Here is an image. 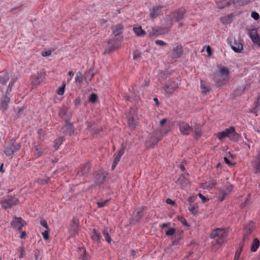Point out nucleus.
Wrapping results in <instances>:
<instances>
[{
  "label": "nucleus",
  "instance_id": "nucleus-1",
  "mask_svg": "<svg viewBox=\"0 0 260 260\" xmlns=\"http://www.w3.org/2000/svg\"><path fill=\"white\" fill-rule=\"evenodd\" d=\"M123 29V27L120 24H117L112 27V32L114 35V37L109 40L107 47L104 51V54L110 53L119 47L120 43L123 40L122 37L120 36V34L122 32Z\"/></svg>",
  "mask_w": 260,
  "mask_h": 260
},
{
  "label": "nucleus",
  "instance_id": "nucleus-2",
  "mask_svg": "<svg viewBox=\"0 0 260 260\" xmlns=\"http://www.w3.org/2000/svg\"><path fill=\"white\" fill-rule=\"evenodd\" d=\"M227 234L228 233L226 229L217 228L211 232L210 237L211 238L215 239L216 244L220 245L226 241Z\"/></svg>",
  "mask_w": 260,
  "mask_h": 260
},
{
  "label": "nucleus",
  "instance_id": "nucleus-3",
  "mask_svg": "<svg viewBox=\"0 0 260 260\" xmlns=\"http://www.w3.org/2000/svg\"><path fill=\"white\" fill-rule=\"evenodd\" d=\"M20 148V145L16 142L15 139L10 140L5 148L4 152L8 156H11Z\"/></svg>",
  "mask_w": 260,
  "mask_h": 260
},
{
  "label": "nucleus",
  "instance_id": "nucleus-4",
  "mask_svg": "<svg viewBox=\"0 0 260 260\" xmlns=\"http://www.w3.org/2000/svg\"><path fill=\"white\" fill-rule=\"evenodd\" d=\"M108 175V173L104 171H100L97 172L94 176L93 181L97 185H100L103 184Z\"/></svg>",
  "mask_w": 260,
  "mask_h": 260
},
{
  "label": "nucleus",
  "instance_id": "nucleus-5",
  "mask_svg": "<svg viewBox=\"0 0 260 260\" xmlns=\"http://www.w3.org/2000/svg\"><path fill=\"white\" fill-rule=\"evenodd\" d=\"M18 199L15 197H8L4 199L1 202V205L4 209L11 208L18 203Z\"/></svg>",
  "mask_w": 260,
  "mask_h": 260
},
{
  "label": "nucleus",
  "instance_id": "nucleus-6",
  "mask_svg": "<svg viewBox=\"0 0 260 260\" xmlns=\"http://www.w3.org/2000/svg\"><path fill=\"white\" fill-rule=\"evenodd\" d=\"M178 127L180 133L184 136L188 135L193 130L192 127L185 122H179Z\"/></svg>",
  "mask_w": 260,
  "mask_h": 260
},
{
  "label": "nucleus",
  "instance_id": "nucleus-7",
  "mask_svg": "<svg viewBox=\"0 0 260 260\" xmlns=\"http://www.w3.org/2000/svg\"><path fill=\"white\" fill-rule=\"evenodd\" d=\"M178 87V84L175 81L170 80L162 88L166 93L172 94Z\"/></svg>",
  "mask_w": 260,
  "mask_h": 260
},
{
  "label": "nucleus",
  "instance_id": "nucleus-8",
  "mask_svg": "<svg viewBox=\"0 0 260 260\" xmlns=\"http://www.w3.org/2000/svg\"><path fill=\"white\" fill-rule=\"evenodd\" d=\"M26 224V222L21 217H15L11 222L12 228L17 230L21 231L22 228Z\"/></svg>",
  "mask_w": 260,
  "mask_h": 260
},
{
  "label": "nucleus",
  "instance_id": "nucleus-9",
  "mask_svg": "<svg viewBox=\"0 0 260 260\" xmlns=\"http://www.w3.org/2000/svg\"><path fill=\"white\" fill-rule=\"evenodd\" d=\"M46 148L41 144L34 143L32 144V150L35 156L40 157L45 154Z\"/></svg>",
  "mask_w": 260,
  "mask_h": 260
},
{
  "label": "nucleus",
  "instance_id": "nucleus-10",
  "mask_svg": "<svg viewBox=\"0 0 260 260\" xmlns=\"http://www.w3.org/2000/svg\"><path fill=\"white\" fill-rule=\"evenodd\" d=\"M90 167L91 166L89 162L81 165L77 173V175L83 177L84 178L87 176Z\"/></svg>",
  "mask_w": 260,
  "mask_h": 260
},
{
  "label": "nucleus",
  "instance_id": "nucleus-11",
  "mask_svg": "<svg viewBox=\"0 0 260 260\" xmlns=\"http://www.w3.org/2000/svg\"><path fill=\"white\" fill-rule=\"evenodd\" d=\"M10 102V98L7 94L3 95L0 99V110L6 111L8 108V104Z\"/></svg>",
  "mask_w": 260,
  "mask_h": 260
},
{
  "label": "nucleus",
  "instance_id": "nucleus-12",
  "mask_svg": "<svg viewBox=\"0 0 260 260\" xmlns=\"http://www.w3.org/2000/svg\"><path fill=\"white\" fill-rule=\"evenodd\" d=\"M45 77V73L43 72L38 73L32 76V84L34 85H37L41 83Z\"/></svg>",
  "mask_w": 260,
  "mask_h": 260
},
{
  "label": "nucleus",
  "instance_id": "nucleus-13",
  "mask_svg": "<svg viewBox=\"0 0 260 260\" xmlns=\"http://www.w3.org/2000/svg\"><path fill=\"white\" fill-rule=\"evenodd\" d=\"M186 12V11L183 8L177 10L173 14V20L176 22H179L184 18V15Z\"/></svg>",
  "mask_w": 260,
  "mask_h": 260
},
{
  "label": "nucleus",
  "instance_id": "nucleus-14",
  "mask_svg": "<svg viewBox=\"0 0 260 260\" xmlns=\"http://www.w3.org/2000/svg\"><path fill=\"white\" fill-rule=\"evenodd\" d=\"M234 126H231L228 128L225 129L221 132H219L217 134V137L219 140H222L223 138L227 137L230 138V135L233 131Z\"/></svg>",
  "mask_w": 260,
  "mask_h": 260
},
{
  "label": "nucleus",
  "instance_id": "nucleus-15",
  "mask_svg": "<svg viewBox=\"0 0 260 260\" xmlns=\"http://www.w3.org/2000/svg\"><path fill=\"white\" fill-rule=\"evenodd\" d=\"M61 131L65 135L71 136L74 133V128L73 124L68 122H66V125L61 128Z\"/></svg>",
  "mask_w": 260,
  "mask_h": 260
},
{
  "label": "nucleus",
  "instance_id": "nucleus-16",
  "mask_svg": "<svg viewBox=\"0 0 260 260\" xmlns=\"http://www.w3.org/2000/svg\"><path fill=\"white\" fill-rule=\"evenodd\" d=\"M254 230L253 223H250L247 226H246L243 231V241H245L246 239H248L249 236L251 234Z\"/></svg>",
  "mask_w": 260,
  "mask_h": 260
},
{
  "label": "nucleus",
  "instance_id": "nucleus-17",
  "mask_svg": "<svg viewBox=\"0 0 260 260\" xmlns=\"http://www.w3.org/2000/svg\"><path fill=\"white\" fill-rule=\"evenodd\" d=\"M90 236L91 239L95 243L99 244L101 242L102 236L100 233H99L96 230L93 229L90 233Z\"/></svg>",
  "mask_w": 260,
  "mask_h": 260
},
{
  "label": "nucleus",
  "instance_id": "nucleus-18",
  "mask_svg": "<svg viewBox=\"0 0 260 260\" xmlns=\"http://www.w3.org/2000/svg\"><path fill=\"white\" fill-rule=\"evenodd\" d=\"M176 182L180 184L182 187H186L189 183L188 175L187 174L181 175L178 178Z\"/></svg>",
  "mask_w": 260,
  "mask_h": 260
},
{
  "label": "nucleus",
  "instance_id": "nucleus-19",
  "mask_svg": "<svg viewBox=\"0 0 260 260\" xmlns=\"http://www.w3.org/2000/svg\"><path fill=\"white\" fill-rule=\"evenodd\" d=\"M213 80L219 85H223L225 83L227 80L221 76V74L217 73L216 72L213 74Z\"/></svg>",
  "mask_w": 260,
  "mask_h": 260
},
{
  "label": "nucleus",
  "instance_id": "nucleus-20",
  "mask_svg": "<svg viewBox=\"0 0 260 260\" xmlns=\"http://www.w3.org/2000/svg\"><path fill=\"white\" fill-rule=\"evenodd\" d=\"M78 222L76 218L72 219V223L70 225V232L72 236H75L78 234Z\"/></svg>",
  "mask_w": 260,
  "mask_h": 260
},
{
  "label": "nucleus",
  "instance_id": "nucleus-21",
  "mask_svg": "<svg viewBox=\"0 0 260 260\" xmlns=\"http://www.w3.org/2000/svg\"><path fill=\"white\" fill-rule=\"evenodd\" d=\"M127 122L129 127L132 129H135L138 123L137 116H131V115L128 116Z\"/></svg>",
  "mask_w": 260,
  "mask_h": 260
},
{
  "label": "nucleus",
  "instance_id": "nucleus-22",
  "mask_svg": "<svg viewBox=\"0 0 260 260\" xmlns=\"http://www.w3.org/2000/svg\"><path fill=\"white\" fill-rule=\"evenodd\" d=\"M59 115L62 119L65 120L66 122L70 121L69 114L68 113L67 107H64L60 110Z\"/></svg>",
  "mask_w": 260,
  "mask_h": 260
},
{
  "label": "nucleus",
  "instance_id": "nucleus-23",
  "mask_svg": "<svg viewBox=\"0 0 260 260\" xmlns=\"http://www.w3.org/2000/svg\"><path fill=\"white\" fill-rule=\"evenodd\" d=\"M162 7L156 6L150 10V16L151 18H155L157 17L161 12Z\"/></svg>",
  "mask_w": 260,
  "mask_h": 260
},
{
  "label": "nucleus",
  "instance_id": "nucleus-24",
  "mask_svg": "<svg viewBox=\"0 0 260 260\" xmlns=\"http://www.w3.org/2000/svg\"><path fill=\"white\" fill-rule=\"evenodd\" d=\"M232 49L237 53H240L243 49V45L241 43L237 42L236 40L231 44Z\"/></svg>",
  "mask_w": 260,
  "mask_h": 260
},
{
  "label": "nucleus",
  "instance_id": "nucleus-25",
  "mask_svg": "<svg viewBox=\"0 0 260 260\" xmlns=\"http://www.w3.org/2000/svg\"><path fill=\"white\" fill-rule=\"evenodd\" d=\"M248 35L254 43H258L260 38L258 36L257 30L252 29L249 31Z\"/></svg>",
  "mask_w": 260,
  "mask_h": 260
},
{
  "label": "nucleus",
  "instance_id": "nucleus-26",
  "mask_svg": "<svg viewBox=\"0 0 260 260\" xmlns=\"http://www.w3.org/2000/svg\"><path fill=\"white\" fill-rule=\"evenodd\" d=\"M183 52V49L181 46H177L173 48V53L172 57L173 59L179 58Z\"/></svg>",
  "mask_w": 260,
  "mask_h": 260
},
{
  "label": "nucleus",
  "instance_id": "nucleus-27",
  "mask_svg": "<svg viewBox=\"0 0 260 260\" xmlns=\"http://www.w3.org/2000/svg\"><path fill=\"white\" fill-rule=\"evenodd\" d=\"M217 73L221 74V76L224 78L227 81L229 78V70L224 67H221L219 68V71L216 72Z\"/></svg>",
  "mask_w": 260,
  "mask_h": 260
},
{
  "label": "nucleus",
  "instance_id": "nucleus-28",
  "mask_svg": "<svg viewBox=\"0 0 260 260\" xmlns=\"http://www.w3.org/2000/svg\"><path fill=\"white\" fill-rule=\"evenodd\" d=\"M78 250L80 253L81 259L83 260H89L90 256L89 254L86 253V251L84 248H79Z\"/></svg>",
  "mask_w": 260,
  "mask_h": 260
},
{
  "label": "nucleus",
  "instance_id": "nucleus-29",
  "mask_svg": "<svg viewBox=\"0 0 260 260\" xmlns=\"http://www.w3.org/2000/svg\"><path fill=\"white\" fill-rule=\"evenodd\" d=\"M193 130L192 131L194 133V138L196 139H198L201 137L202 135V132L200 126L198 125H196L193 127H192Z\"/></svg>",
  "mask_w": 260,
  "mask_h": 260
},
{
  "label": "nucleus",
  "instance_id": "nucleus-30",
  "mask_svg": "<svg viewBox=\"0 0 260 260\" xmlns=\"http://www.w3.org/2000/svg\"><path fill=\"white\" fill-rule=\"evenodd\" d=\"M232 131L233 132L230 135L229 139L233 141L237 142L239 140L240 136L235 131L234 127H233V131Z\"/></svg>",
  "mask_w": 260,
  "mask_h": 260
},
{
  "label": "nucleus",
  "instance_id": "nucleus-31",
  "mask_svg": "<svg viewBox=\"0 0 260 260\" xmlns=\"http://www.w3.org/2000/svg\"><path fill=\"white\" fill-rule=\"evenodd\" d=\"M183 237V232H180L178 234L175 235V239L173 241V245H178L180 244V240Z\"/></svg>",
  "mask_w": 260,
  "mask_h": 260
},
{
  "label": "nucleus",
  "instance_id": "nucleus-32",
  "mask_svg": "<svg viewBox=\"0 0 260 260\" xmlns=\"http://www.w3.org/2000/svg\"><path fill=\"white\" fill-rule=\"evenodd\" d=\"M103 236L105 237V240L110 244L112 239L109 234V230L107 227H105L103 231Z\"/></svg>",
  "mask_w": 260,
  "mask_h": 260
},
{
  "label": "nucleus",
  "instance_id": "nucleus-33",
  "mask_svg": "<svg viewBox=\"0 0 260 260\" xmlns=\"http://www.w3.org/2000/svg\"><path fill=\"white\" fill-rule=\"evenodd\" d=\"M231 4L230 2H226L225 1H223L222 2H219L218 1H216L217 6L219 9H223L226 7L230 6Z\"/></svg>",
  "mask_w": 260,
  "mask_h": 260
},
{
  "label": "nucleus",
  "instance_id": "nucleus-34",
  "mask_svg": "<svg viewBox=\"0 0 260 260\" xmlns=\"http://www.w3.org/2000/svg\"><path fill=\"white\" fill-rule=\"evenodd\" d=\"M259 246V242L257 239H254L251 246V251L255 252L257 250Z\"/></svg>",
  "mask_w": 260,
  "mask_h": 260
},
{
  "label": "nucleus",
  "instance_id": "nucleus-35",
  "mask_svg": "<svg viewBox=\"0 0 260 260\" xmlns=\"http://www.w3.org/2000/svg\"><path fill=\"white\" fill-rule=\"evenodd\" d=\"M64 140V139L63 137H60L55 140L53 147L55 150H57L59 148L60 145L62 143Z\"/></svg>",
  "mask_w": 260,
  "mask_h": 260
},
{
  "label": "nucleus",
  "instance_id": "nucleus-36",
  "mask_svg": "<svg viewBox=\"0 0 260 260\" xmlns=\"http://www.w3.org/2000/svg\"><path fill=\"white\" fill-rule=\"evenodd\" d=\"M133 30L138 36L141 37L145 34V31L142 29L141 27H135Z\"/></svg>",
  "mask_w": 260,
  "mask_h": 260
},
{
  "label": "nucleus",
  "instance_id": "nucleus-37",
  "mask_svg": "<svg viewBox=\"0 0 260 260\" xmlns=\"http://www.w3.org/2000/svg\"><path fill=\"white\" fill-rule=\"evenodd\" d=\"M146 207H142L141 209L138 211L136 215H135V218L136 220L137 221H139L142 217H143V212L145 210Z\"/></svg>",
  "mask_w": 260,
  "mask_h": 260
},
{
  "label": "nucleus",
  "instance_id": "nucleus-38",
  "mask_svg": "<svg viewBox=\"0 0 260 260\" xmlns=\"http://www.w3.org/2000/svg\"><path fill=\"white\" fill-rule=\"evenodd\" d=\"M253 166L255 169V172L256 173H260V160L256 158L255 160L253 161Z\"/></svg>",
  "mask_w": 260,
  "mask_h": 260
},
{
  "label": "nucleus",
  "instance_id": "nucleus-39",
  "mask_svg": "<svg viewBox=\"0 0 260 260\" xmlns=\"http://www.w3.org/2000/svg\"><path fill=\"white\" fill-rule=\"evenodd\" d=\"M228 194V192L224 190L221 189L219 191L218 198L220 201H222L224 200L225 196Z\"/></svg>",
  "mask_w": 260,
  "mask_h": 260
},
{
  "label": "nucleus",
  "instance_id": "nucleus-40",
  "mask_svg": "<svg viewBox=\"0 0 260 260\" xmlns=\"http://www.w3.org/2000/svg\"><path fill=\"white\" fill-rule=\"evenodd\" d=\"M160 34V31L159 29L156 28H152L151 30L149 31V36L151 37L153 36H158Z\"/></svg>",
  "mask_w": 260,
  "mask_h": 260
},
{
  "label": "nucleus",
  "instance_id": "nucleus-41",
  "mask_svg": "<svg viewBox=\"0 0 260 260\" xmlns=\"http://www.w3.org/2000/svg\"><path fill=\"white\" fill-rule=\"evenodd\" d=\"M167 77V74L163 72H160L158 75V79L160 81H163L165 80Z\"/></svg>",
  "mask_w": 260,
  "mask_h": 260
},
{
  "label": "nucleus",
  "instance_id": "nucleus-42",
  "mask_svg": "<svg viewBox=\"0 0 260 260\" xmlns=\"http://www.w3.org/2000/svg\"><path fill=\"white\" fill-rule=\"evenodd\" d=\"M188 209L193 215H195L197 213V207L194 205L190 204L188 207Z\"/></svg>",
  "mask_w": 260,
  "mask_h": 260
},
{
  "label": "nucleus",
  "instance_id": "nucleus-43",
  "mask_svg": "<svg viewBox=\"0 0 260 260\" xmlns=\"http://www.w3.org/2000/svg\"><path fill=\"white\" fill-rule=\"evenodd\" d=\"M216 184H217V182L215 180H214V179L211 180L208 182L206 183V187L207 188H211L214 185H215Z\"/></svg>",
  "mask_w": 260,
  "mask_h": 260
},
{
  "label": "nucleus",
  "instance_id": "nucleus-44",
  "mask_svg": "<svg viewBox=\"0 0 260 260\" xmlns=\"http://www.w3.org/2000/svg\"><path fill=\"white\" fill-rule=\"evenodd\" d=\"M9 79V76L8 74H5L2 77L0 78V82L2 84H4L6 82H7Z\"/></svg>",
  "mask_w": 260,
  "mask_h": 260
},
{
  "label": "nucleus",
  "instance_id": "nucleus-45",
  "mask_svg": "<svg viewBox=\"0 0 260 260\" xmlns=\"http://www.w3.org/2000/svg\"><path fill=\"white\" fill-rule=\"evenodd\" d=\"M97 99H98V96L96 94L91 93L90 95L89 101L92 103H94L96 102V101L97 100Z\"/></svg>",
  "mask_w": 260,
  "mask_h": 260
},
{
  "label": "nucleus",
  "instance_id": "nucleus-46",
  "mask_svg": "<svg viewBox=\"0 0 260 260\" xmlns=\"http://www.w3.org/2000/svg\"><path fill=\"white\" fill-rule=\"evenodd\" d=\"M125 148V146H124V145L123 144H122L121 145V148L118 151V153L116 154L121 157L124 152Z\"/></svg>",
  "mask_w": 260,
  "mask_h": 260
},
{
  "label": "nucleus",
  "instance_id": "nucleus-47",
  "mask_svg": "<svg viewBox=\"0 0 260 260\" xmlns=\"http://www.w3.org/2000/svg\"><path fill=\"white\" fill-rule=\"evenodd\" d=\"M125 148V146H124V145L123 144H122L121 145V148L118 151V153L116 154L121 157L124 152Z\"/></svg>",
  "mask_w": 260,
  "mask_h": 260
},
{
  "label": "nucleus",
  "instance_id": "nucleus-48",
  "mask_svg": "<svg viewBox=\"0 0 260 260\" xmlns=\"http://www.w3.org/2000/svg\"><path fill=\"white\" fill-rule=\"evenodd\" d=\"M221 21L223 24H228L231 22V19L229 16L224 17L221 19Z\"/></svg>",
  "mask_w": 260,
  "mask_h": 260
},
{
  "label": "nucleus",
  "instance_id": "nucleus-49",
  "mask_svg": "<svg viewBox=\"0 0 260 260\" xmlns=\"http://www.w3.org/2000/svg\"><path fill=\"white\" fill-rule=\"evenodd\" d=\"M51 52H52V50H49V49L44 50L42 52L41 54L43 56H44V57L49 56L51 55Z\"/></svg>",
  "mask_w": 260,
  "mask_h": 260
},
{
  "label": "nucleus",
  "instance_id": "nucleus-50",
  "mask_svg": "<svg viewBox=\"0 0 260 260\" xmlns=\"http://www.w3.org/2000/svg\"><path fill=\"white\" fill-rule=\"evenodd\" d=\"M175 231L174 228H170L166 232V235L167 236H172L175 234Z\"/></svg>",
  "mask_w": 260,
  "mask_h": 260
},
{
  "label": "nucleus",
  "instance_id": "nucleus-51",
  "mask_svg": "<svg viewBox=\"0 0 260 260\" xmlns=\"http://www.w3.org/2000/svg\"><path fill=\"white\" fill-rule=\"evenodd\" d=\"M65 86H66V85L63 84V85L61 87H60L58 88V89L57 90V93L58 95H61L63 94L64 92Z\"/></svg>",
  "mask_w": 260,
  "mask_h": 260
},
{
  "label": "nucleus",
  "instance_id": "nucleus-52",
  "mask_svg": "<svg viewBox=\"0 0 260 260\" xmlns=\"http://www.w3.org/2000/svg\"><path fill=\"white\" fill-rule=\"evenodd\" d=\"M75 81L76 82L79 83H81L82 82V77L81 73H78L75 78Z\"/></svg>",
  "mask_w": 260,
  "mask_h": 260
},
{
  "label": "nucleus",
  "instance_id": "nucleus-53",
  "mask_svg": "<svg viewBox=\"0 0 260 260\" xmlns=\"http://www.w3.org/2000/svg\"><path fill=\"white\" fill-rule=\"evenodd\" d=\"M251 16L255 20H257L259 18V14L256 12H252Z\"/></svg>",
  "mask_w": 260,
  "mask_h": 260
},
{
  "label": "nucleus",
  "instance_id": "nucleus-54",
  "mask_svg": "<svg viewBox=\"0 0 260 260\" xmlns=\"http://www.w3.org/2000/svg\"><path fill=\"white\" fill-rule=\"evenodd\" d=\"M49 230H46L43 232H42V235L43 237V238L45 240H48L49 238Z\"/></svg>",
  "mask_w": 260,
  "mask_h": 260
},
{
  "label": "nucleus",
  "instance_id": "nucleus-55",
  "mask_svg": "<svg viewBox=\"0 0 260 260\" xmlns=\"http://www.w3.org/2000/svg\"><path fill=\"white\" fill-rule=\"evenodd\" d=\"M250 0H239L237 1L240 6H244L247 4Z\"/></svg>",
  "mask_w": 260,
  "mask_h": 260
},
{
  "label": "nucleus",
  "instance_id": "nucleus-56",
  "mask_svg": "<svg viewBox=\"0 0 260 260\" xmlns=\"http://www.w3.org/2000/svg\"><path fill=\"white\" fill-rule=\"evenodd\" d=\"M109 202L108 200H105L104 201L101 202H98L97 203L98 206L99 208L104 207L106 204Z\"/></svg>",
  "mask_w": 260,
  "mask_h": 260
},
{
  "label": "nucleus",
  "instance_id": "nucleus-57",
  "mask_svg": "<svg viewBox=\"0 0 260 260\" xmlns=\"http://www.w3.org/2000/svg\"><path fill=\"white\" fill-rule=\"evenodd\" d=\"M155 43L156 44H157V45H159V46H165L166 45V43L162 41V40H157L155 41Z\"/></svg>",
  "mask_w": 260,
  "mask_h": 260
},
{
  "label": "nucleus",
  "instance_id": "nucleus-58",
  "mask_svg": "<svg viewBox=\"0 0 260 260\" xmlns=\"http://www.w3.org/2000/svg\"><path fill=\"white\" fill-rule=\"evenodd\" d=\"M201 88H202V92H203V93H206L207 92H208V91H209V88H208L207 87H206V86H204V85L203 84H202V83L201 84Z\"/></svg>",
  "mask_w": 260,
  "mask_h": 260
},
{
  "label": "nucleus",
  "instance_id": "nucleus-59",
  "mask_svg": "<svg viewBox=\"0 0 260 260\" xmlns=\"http://www.w3.org/2000/svg\"><path fill=\"white\" fill-rule=\"evenodd\" d=\"M40 223L46 229V230L49 229L47 221L45 220H41Z\"/></svg>",
  "mask_w": 260,
  "mask_h": 260
},
{
  "label": "nucleus",
  "instance_id": "nucleus-60",
  "mask_svg": "<svg viewBox=\"0 0 260 260\" xmlns=\"http://www.w3.org/2000/svg\"><path fill=\"white\" fill-rule=\"evenodd\" d=\"M178 219L182 222V224H183L184 225H186V226H189V225L188 224L187 222V221L184 218V217H179Z\"/></svg>",
  "mask_w": 260,
  "mask_h": 260
},
{
  "label": "nucleus",
  "instance_id": "nucleus-61",
  "mask_svg": "<svg viewBox=\"0 0 260 260\" xmlns=\"http://www.w3.org/2000/svg\"><path fill=\"white\" fill-rule=\"evenodd\" d=\"M90 130L91 131V133L92 134H96L99 133L101 131V129L99 128L93 127V128L90 129Z\"/></svg>",
  "mask_w": 260,
  "mask_h": 260
},
{
  "label": "nucleus",
  "instance_id": "nucleus-62",
  "mask_svg": "<svg viewBox=\"0 0 260 260\" xmlns=\"http://www.w3.org/2000/svg\"><path fill=\"white\" fill-rule=\"evenodd\" d=\"M14 82L15 81H11L9 84V86L8 87V88H7V94L8 93V92H10L12 90V86L14 83Z\"/></svg>",
  "mask_w": 260,
  "mask_h": 260
},
{
  "label": "nucleus",
  "instance_id": "nucleus-63",
  "mask_svg": "<svg viewBox=\"0 0 260 260\" xmlns=\"http://www.w3.org/2000/svg\"><path fill=\"white\" fill-rule=\"evenodd\" d=\"M141 54V53L138 51H136L134 52V55H133V58L134 59H137V58L139 57L140 56V55Z\"/></svg>",
  "mask_w": 260,
  "mask_h": 260
},
{
  "label": "nucleus",
  "instance_id": "nucleus-64",
  "mask_svg": "<svg viewBox=\"0 0 260 260\" xmlns=\"http://www.w3.org/2000/svg\"><path fill=\"white\" fill-rule=\"evenodd\" d=\"M160 140V139H158V138H155V137H152L151 138V142L152 143V144L154 145L155 144H156L157 143H158V142Z\"/></svg>",
  "mask_w": 260,
  "mask_h": 260
}]
</instances>
